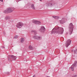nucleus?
I'll list each match as a JSON object with an SVG mask.
<instances>
[{
  "mask_svg": "<svg viewBox=\"0 0 77 77\" xmlns=\"http://www.w3.org/2000/svg\"><path fill=\"white\" fill-rule=\"evenodd\" d=\"M32 23L34 24H41V23L40 21H38L37 20H33L32 21Z\"/></svg>",
  "mask_w": 77,
  "mask_h": 77,
  "instance_id": "9d476101",
  "label": "nucleus"
},
{
  "mask_svg": "<svg viewBox=\"0 0 77 77\" xmlns=\"http://www.w3.org/2000/svg\"><path fill=\"white\" fill-rule=\"evenodd\" d=\"M75 77H77V75H75Z\"/></svg>",
  "mask_w": 77,
  "mask_h": 77,
  "instance_id": "b1692460",
  "label": "nucleus"
},
{
  "mask_svg": "<svg viewBox=\"0 0 77 77\" xmlns=\"http://www.w3.org/2000/svg\"><path fill=\"white\" fill-rule=\"evenodd\" d=\"M74 54H77V49L74 51Z\"/></svg>",
  "mask_w": 77,
  "mask_h": 77,
  "instance_id": "6ab92c4d",
  "label": "nucleus"
},
{
  "mask_svg": "<svg viewBox=\"0 0 77 77\" xmlns=\"http://www.w3.org/2000/svg\"><path fill=\"white\" fill-rule=\"evenodd\" d=\"M31 8L32 9H35V6L33 4H32L31 5Z\"/></svg>",
  "mask_w": 77,
  "mask_h": 77,
  "instance_id": "ddd939ff",
  "label": "nucleus"
},
{
  "mask_svg": "<svg viewBox=\"0 0 77 77\" xmlns=\"http://www.w3.org/2000/svg\"><path fill=\"white\" fill-rule=\"evenodd\" d=\"M52 17L54 18H55V19H59V17H58V16H53Z\"/></svg>",
  "mask_w": 77,
  "mask_h": 77,
  "instance_id": "4468645a",
  "label": "nucleus"
},
{
  "mask_svg": "<svg viewBox=\"0 0 77 77\" xmlns=\"http://www.w3.org/2000/svg\"><path fill=\"white\" fill-rule=\"evenodd\" d=\"M16 59H17V57L14 55H10L8 57V59L9 61L16 60Z\"/></svg>",
  "mask_w": 77,
  "mask_h": 77,
  "instance_id": "7ed1b4c3",
  "label": "nucleus"
},
{
  "mask_svg": "<svg viewBox=\"0 0 77 77\" xmlns=\"http://www.w3.org/2000/svg\"><path fill=\"white\" fill-rule=\"evenodd\" d=\"M3 0H0V2H2Z\"/></svg>",
  "mask_w": 77,
  "mask_h": 77,
  "instance_id": "5701e85b",
  "label": "nucleus"
},
{
  "mask_svg": "<svg viewBox=\"0 0 77 77\" xmlns=\"http://www.w3.org/2000/svg\"><path fill=\"white\" fill-rule=\"evenodd\" d=\"M15 10V8H7L6 10H5L3 12L5 14H8V13H11L13 12Z\"/></svg>",
  "mask_w": 77,
  "mask_h": 77,
  "instance_id": "f03ea898",
  "label": "nucleus"
},
{
  "mask_svg": "<svg viewBox=\"0 0 77 77\" xmlns=\"http://www.w3.org/2000/svg\"><path fill=\"white\" fill-rule=\"evenodd\" d=\"M33 38L35 39H37V40H41V39H42V38L37 35L33 36Z\"/></svg>",
  "mask_w": 77,
  "mask_h": 77,
  "instance_id": "1a4fd4ad",
  "label": "nucleus"
},
{
  "mask_svg": "<svg viewBox=\"0 0 77 77\" xmlns=\"http://www.w3.org/2000/svg\"><path fill=\"white\" fill-rule=\"evenodd\" d=\"M3 47V48H5V47Z\"/></svg>",
  "mask_w": 77,
  "mask_h": 77,
  "instance_id": "a878e982",
  "label": "nucleus"
},
{
  "mask_svg": "<svg viewBox=\"0 0 77 77\" xmlns=\"http://www.w3.org/2000/svg\"><path fill=\"white\" fill-rule=\"evenodd\" d=\"M54 4V2L53 1H51L50 2H48V3L47 4L48 6H51L53 4Z\"/></svg>",
  "mask_w": 77,
  "mask_h": 77,
  "instance_id": "9b49d317",
  "label": "nucleus"
},
{
  "mask_svg": "<svg viewBox=\"0 0 77 77\" xmlns=\"http://www.w3.org/2000/svg\"><path fill=\"white\" fill-rule=\"evenodd\" d=\"M77 61H75L74 62V63L72 65L71 67V69L73 71H74V67H76L77 66Z\"/></svg>",
  "mask_w": 77,
  "mask_h": 77,
  "instance_id": "423d86ee",
  "label": "nucleus"
},
{
  "mask_svg": "<svg viewBox=\"0 0 77 77\" xmlns=\"http://www.w3.org/2000/svg\"><path fill=\"white\" fill-rule=\"evenodd\" d=\"M24 41V38H22L20 40V41L21 42H23Z\"/></svg>",
  "mask_w": 77,
  "mask_h": 77,
  "instance_id": "f3484780",
  "label": "nucleus"
},
{
  "mask_svg": "<svg viewBox=\"0 0 77 77\" xmlns=\"http://www.w3.org/2000/svg\"><path fill=\"white\" fill-rule=\"evenodd\" d=\"M40 0V1H41V0Z\"/></svg>",
  "mask_w": 77,
  "mask_h": 77,
  "instance_id": "cd10ccee",
  "label": "nucleus"
},
{
  "mask_svg": "<svg viewBox=\"0 0 77 77\" xmlns=\"http://www.w3.org/2000/svg\"><path fill=\"white\" fill-rule=\"evenodd\" d=\"M67 20V19L65 18H62L61 20H60V24H63L65 23Z\"/></svg>",
  "mask_w": 77,
  "mask_h": 77,
  "instance_id": "6e6552de",
  "label": "nucleus"
},
{
  "mask_svg": "<svg viewBox=\"0 0 77 77\" xmlns=\"http://www.w3.org/2000/svg\"><path fill=\"white\" fill-rule=\"evenodd\" d=\"M36 77V75H34L32 77Z\"/></svg>",
  "mask_w": 77,
  "mask_h": 77,
  "instance_id": "4be33fe9",
  "label": "nucleus"
},
{
  "mask_svg": "<svg viewBox=\"0 0 77 77\" xmlns=\"http://www.w3.org/2000/svg\"><path fill=\"white\" fill-rule=\"evenodd\" d=\"M64 29L62 27H57L54 28L52 30L51 34L53 33H58L59 35H62L63 33Z\"/></svg>",
  "mask_w": 77,
  "mask_h": 77,
  "instance_id": "f257e3e1",
  "label": "nucleus"
},
{
  "mask_svg": "<svg viewBox=\"0 0 77 77\" xmlns=\"http://www.w3.org/2000/svg\"><path fill=\"white\" fill-rule=\"evenodd\" d=\"M21 0H17V1H18V2H20V1Z\"/></svg>",
  "mask_w": 77,
  "mask_h": 77,
  "instance_id": "393cba45",
  "label": "nucleus"
},
{
  "mask_svg": "<svg viewBox=\"0 0 77 77\" xmlns=\"http://www.w3.org/2000/svg\"><path fill=\"white\" fill-rule=\"evenodd\" d=\"M32 32H33V33H34V35H36V33H37L36 31L35 30H32Z\"/></svg>",
  "mask_w": 77,
  "mask_h": 77,
  "instance_id": "2eb2a0df",
  "label": "nucleus"
},
{
  "mask_svg": "<svg viewBox=\"0 0 77 77\" xmlns=\"http://www.w3.org/2000/svg\"><path fill=\"white\" fill-rule=\"evenodd\" d=\"M7 74H9V72H8L7 73Z\"/></svg>",
  "mask_w": 77,
  "mask_h": 77,
  "instance_id": "412c9836",
  "label": "nucleus"
},
{
  "mask_svg": "<svg viewBox=\"0 0 77 77\" xmlns=\"http://www.w3.org/2000/svg\"><path fill=\"white\" fill-rule=\"evenodd\" d=\"M45 28L44 26L41 27V29L40 30V32H42V33H44V32L45 31Z\"/></svg>",
  "mask_w": 77,
  "mask_h": 77,
  "instance_id": "f8f14e48",
  "label": "nucleus"
},
{
  "mask_svg": "<svg viewBox=\"0 0 77 77\" xmlns=\"http://www.w3.org/2000/svg\"><path fill=\"white\" fill-rule=\"evenodd\" d=\"M73 50L72 51H73Z\"/></svg>",
  "mask_w": 77,
  "mask_h": 77,
  "instance_id": "bb28decb",
  "label": "nucleus"
},
{
  "mask_svg": "<svg viewBox=\"0 0 77 77\" xmlns=\"http://www.w3.org/2000/svg\"><path fill=\"white\" fill-rule=\"evenodd\" d=\"M73 29H74V25L72 23H71L69 24V32H70V34H71V33L73 31Z\"/></svg>",
  "mask_w": 77,
  "mask_h": 77,
  "instance_id": "20e7f679",
  "label": "nucleus"
},
{
  "mask_svg": "<svg viewBox=\"0 0 77 77\" xmlns=\"http://www.w3.org/2000/svg\"><path fill=\"white\" fill-rule=\"evenodd\" d=\"M5 20H9L10 19V17L9 16H6L5 17Z\"/></svg>",
  "mask_w": 77,
  "mask_h": 77,
  "instance_id": "dca6fc26",
  "label": "nucleus"
},
{
  "mask_svg": "<svg viewBox=\"0 0 77 77\" xmlns=\"http://www.w3.org/2000/svg\"><path fill=\"white\" fill-rule=\"evenodd\" d=\"M71 40L70 39H68L66 42V47L67 48L71 44Z\"/></svg>",
  "mask_w": 77,
  "mask_h": 77,
  "instance_id": "0eeeda50",
  "label": "nucleus"
},
{
  "mask_svg": "<svg viewBox=\"0 0 77 77\" xmlns=\"http://www.w3.org/2000/svg\"><path fill=\"white\" fill-rule=\"evenodd\" d=\"M18 35H16V36H15L14 38V39H17V38H18Z\"/></svg>",
  "mask_w": 77,
  "mask_h": 77,
  "instance_id": "aec40b11",
  "label": "nucleus"
},
{
  "mask_svg": "<svg viewBox=\"0 0 77 77\" xmlns=\"http://www.w3.org/2000/svg\"><path fill=\"white\" fill-rule=\"evenodd\" d=\"M29 48L30 50H33V48L32 46H31V45L29 46Z\"/></svg>",
  "mask_w": 77,
  "mask_h": 77,
  "instance_id": "a211bd4d",
  "label": "nucleus"
},
{
  "mask_svg": "<svg viewBox=\"0 0 77 77\" xmlns=\"http://www.w3.org/2000/svg\"><path fill=\"white\" fill-rule=\"evenodd\" d=\"M24 24L21 22H18L16 25V27L19 29H21L23 26Z\"/></svg>",
  "mask_w": 77,
  "mask_h": 77,
  "instance_id": "39448f33",
  "label": "nucleus"
}]
</instances>
